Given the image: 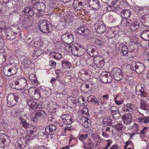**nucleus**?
<instances>
[{
	"mask_svg": "<svg viewBox=\"0 0 149 149\" xmlns=\"http://www.w3.org/2000/svg\"><path fill=\"white\" fill-rule=\"evenodd\" d=\"M45 7L44 3L42 2H38L36 3L34 7L31 6H26L22 11L23 15L32 17L35 13L34 9L39 11H43Z\"/></svg>",
	"mask_w": 149,
	"mask_h": 149,
	"instance_id": "f257e3e1",
	"label": "nucleus"
},
{
	"mask_svg": "<svg viewBox=\"0 0 149 149\" xmlns=\"http://www.w3.org/2000/svg\"><path fill=\"white\" fill-rule=\"evenodd\" d=\"M1 30L4 31L6 30V38L9 40H13L16 38V35L20 31V29L18 26H11L8 28L1 27Z\"/></svg>",
	"mask_w": 149,
	"mask_h": 149,
	"instance_id": "f03ea898",
	"label": "nucleus"
},
{
	"mask_svg": "<svg viewBox=\"0 0 149 149\" xmlns=\"http://www.w3.org/2000/svg\"><path fill=\"white\" fill-rule=\"evenodd\" d=\"M39 30L43 33H47L53 29L52 24L47 21L40 19L38 23Z\"/></svg>",
	"mask_w": 149,
	"mask_h": 149,
	"instance_id": "7ed1b4c3",
	"label": "nucleus"
},
{
	"mask_svg": "<svg viewBox=\"0 0 149 149\" xmlns=\"http://www.w3.org/2000/svg\"><path fill=\"white\" fill-rule=\"evenodd\" d=\"M20 95L17 93H10L7 96V105L12 107L15 105L19 100Z\"/></svg>",
	"mask_w": 149,
	"mask_h": 149,
	"instance_id": "20e7f679",
	"label": "nucleus"
},
{
	"mask_svg": "<svg viewBox=\"0 0 149 149\" xmlns=\"http://www.w3.org/2000/svg\"><path fill=\"white\" fill-rule=\"evenodd\" d=\"M46 116V113L43 110H36L31 115V120L36 123L39 121L40 119H44Z\"/></svg>",
	"mask_w": 149,
	"mask_h": 149,
	"instance_id": "39448f33",
	"label": "nucleus"
},
{
	"mask_svg": "<svg viewBox=\"0 0 149 149\" xmlns=\"http://www.w3.org/2000/svg\"><path fill=\"white\" fill-rule=\"evenodd\" d=\"M131 69L135 71L138 74H140L143 72L145 70L144 65L140 62L135 61L132 62L131 64Z\"/></svg>",
	"mask_w": 149,
	"mask_h": 149,
	"instance_id": "423d86ee",
	"label": "nucleus"
},
{
	"mask_svg": "<svg viewBox=\"0 0 149 149\" xmlns=\"http://www.w3.org/2000/svg\"><path fill=\"white\" fill-rule=\"evenodd\" d=\"M28 92L30 96L35 100H38L40 97L39 90L35 87L30 88Z\"/></svg>",
	"mask_w": 149,
	"mask_h": 149,
	"instance_id": "0eeeda50",
	"label": "nucleus"
},
{
	"mask_svg": "<svg viewBox=\"0 0 149 149\" xmlns=\"http://www.w3.org/2000/svg\"><path fill=\"white\" fill-rule=\"evenodd\" d=\"M61 39L64 43L70 44L73 42L74 36L72 33H68L63 34L61 36Z\"/></svg>",
	"mask_w": 149,
	"mask_h": 149,
	"instance_id": "6e6552de",
	"label": "nucleus"
},
{
	"mask_svg": "<svg viewBox=\"0 0 149 149\" xmlns=\"http://www.w3.org/2000/svg\"><path fill=\"white\" fill-rule=\"evenodd\" d=\"M111 74H113V78L115 80L119 81L122 78V71L118 68H113L111 72Z\"/></svg>",
	"mask_w": 149,
	"mask_h": 149,
	"instance_id": "1a4fd4ad",
	"label": "nucleus"
},
{
	"mask_svg": "<svg viewBox=\"0 0 149 149\" xmlns=\"http://www.w3.org/2000/svg\"><path fill=\"white\" fill-rule=\"evenodd\" d=\"M87 50L89 55L92 57H95L98 56V52L97 47L93 45H89L87 47Z\"/></svg>",
	"mask_w": 149,
	"mask_h": 149,
	"instance_id": "9d476101",
	"label": "nucleus"
},
{
	"mask_svg": "<svg viewBox=\"0 0 149 149\" xmlns=\"http://www.w3.org/2000/svg\"><path fill=\"white\" fill-rule=\"evenodd\" d=\"M77 33L85 37L89 36L90 33V31L86 27L80 26L78 28L77 30Z\"/></svg>",
	"mask_w": 149,
	"mask_h": 149,
	"instance_id": "9b49d317",
	"label": "nucleus"
},
{
	"mask_svg": "<svg viewBox=\"0 0 149 149\" xmlns=\"http://www.w3.org/2000/svg\"><path fill=\"white\" fill-rule=\"evenodd\" d=\"M89 6L92 10H97L101 6L99 1L98 0H89Z\"/></svg>",
	"mask_w": 149,
	"mask_h": 149,
	"instance_id": "f8f14e48",
	"label": "nucleus"
},
{
	"mask_svg": "<svg viewBox=\"0 0 149 149\" xmlns=\"http://www.w3.org/2000/svg\"><path fill=\"white\" fill-rule=\"evenodd\" d=\"M57 128L56 126L50 124L46 127L45 130L48 134L49 135H53L55 134Z\"/></svg>",
	"mask_w": 149,
	"mask_h": 149,
	"instance_id": "ddd939ff",
	"label": "nucleus"
},
{
	"mask_svg": "<svg viewBox=\"0 0 149 149\" xmlns=\"http://www.w3.org/2000/svg\"><path fill=\"white\" fill-rule=\"evenodd\" d=\"M97 26L96 31L99 34H101L104 33L106 31V28L103 22L101 21L98 22V23H97Z\"/></svg>",
	"mask_w": 149,
	"mask_h": 149,
	"instance_id": "4468645a",
	"label": "nucleus"
},
{
	"mask_svg": "<svg viewBox=\"0 0 149 149\" xmlns=\"http://www.w3.org/2000/svg\"><path fill=\"white\" fill-rule=\"evenodd\" d=\"M62 120L63 123L65 125H70L72 122L71 116L69 115L65 114L62 116Z\"/></svg>",
	"mask_w": 149,
	"mask_h": 149,
	"instance_id": "2eb2a0df",
	"label": "nucleus"
},
{
	"mask_svg": "<svg viewBox=\"0 0 149 149\" xmlns=\"http://www.w3.org/2000/svg\"><path fill=\"white\" fill-rule=\"evenodd\" d=\"M80 123H82V125L86 128L90 127L91 126V120L85 117H83L80 120Z\"/></svg>",
	"mask_w": 149,
	"mask_h": 149,
	"instance_id": "dca6fc26",
	"label": "nucleus"
},
{
	"mask_svg": "<svg viewBox=\"0 0 149 149\" xmlns=\"http://www.w3.org/2000/svg\"><path fill=\"white\" fill-rule=\"evenodd\" d=\"M122 118L124 123L128 124L132 121V116L130 113L122 115Z\"/></svg>",
	"mask_w": 149,
	"mask_h": 149,
	"instance_id": "f3484780",
	"label": "nucleus"
},
{
	"mask_svg": "<svg viewBox=\"0 0 149 149\" xmlns=\"http://www.w3.org/2000/svg\"><path fill=\"white\" fill-rule=\"evenodd\" d=\"M22 23L24 28H27L32 25L33 22L30 17H26L23 19Z\"/></svg>",
	"mask_w": 149,
	"mask_h": 149,
	"instance_id": "a211bd4d",
	"label": "nucleus"
},
{
	"mask_svg": "<svg viewBox=\"0 0 149 149\" xmlns=\"http://www.w3.org/2000/svg\"><path fill=\"white\" fill-rule=\"evenodd\" d=\"M80 46V45L75 43L72 45H69L68 48L70 49H71L70 50L72 54L76 56V54L77 53V50H79V48Z\"/></svg>",
	"mask_w": 149,
	"mask_h": 149,
	"instance_id": "6ab92c4d",
	"label": "nucleus"
},
{
	"mask_svg": "<svg viewBox=\"0 0 149 149\" xmlns=\"http://www.w3.org/2000/svg\"><path fill=\"white\" fill-rule=\"evenodd\" d=\"M26 102L28 106L32 109H36L37 107H39V105L33 100L31 99H27Z\"/></svg>",
	"mask_w": 149,
	"mask_h": 149,
	"instance_id": "aec40b11",
	"label": "nucleus"
},
{
	"mask_svg": "<svg viewBox=\"0 0 149 149\" xmlns=\"http://www.w3.org/2000/svg\"><path fill=\"white\" fill-rule=\"evenodd\" d=\"M43 51L40 49L36 48L34 50L32 56L33 59H37L39 56L43 54Z\"/></svg>",
	"mask_w": 149,
	"mask_h": 149,
	"instance_id": "412c9836",
	"label": "nucleus"
},
{
	"mask_svg": "<svg viewBox=\"0 0 149 149\" xmlns=\"http://www.w3.org/2000/svg\"><path fill=\"white\" fill-rule=\"evenodd\" d=\"M19 120L20 121V123L23 126L25 129L29 128L31 126V124L28 120L25 119L22 117H20Z\"/></svg>",
	"mask_w": 149,
	"mask_h": 149,
	"instance_id": "4be33fe9",
	"label": "nucleus"
},
{
	"mask_svg": "<svg viewBox=\"0 0 149 149\" xmlns=\"http://www.w3.org/2000/svg\"><path fill=\"white\" fill-rule=\"evenodd\" d=\"M83 3L79 0H74L73 2V6L74 9L78 8L77 10H80L83 7Z\"/></svg>",
	"mask_w": 149,
	"mask_h": 149,
	"instance_id": "5701e85b",
	"label": "nucleus"
},
{
	"mask_svg": "<svg viewBox=\"0 0 149 149\" xmlns=\"http://www.w3.org/2000/svg\"><path fill=\"white\" fill-rule=\"evenodd\" d=\"M139 23L137 21L131 22V25L130 26V29L132 31H135L136 30L139 29Z\"/></svg>",
	"mask_w": 149,
	"mask_h": 149,
	"instance_id": "b1692460",
	"label": "nucleus"
},
{
	"mask_svg": "<svg viewBox=\"0 0 149 149\" xmlns=\"http://www.w3.org/2000/svg\"><path fill=\"white\" fill-rule=\"evenodd\" d=\"M131 14L130 11L129 10H125L121 11L120 12L121 17L124 19H127L130 16Z\"/></svg>",
	"mask_w": 149,
	"mask_h": 149,
	"instance_id": "393cba45",
	"label": "nucleus"
},
{
	"mask_svg": "<svg viewBox=\"0 0 149 149\" xmlns=\"http://www.w3.org/2000/svg\"><path fill=\"white\" fill-rule=\"evenodd\" d=\"M108 74L106 72H103L101 73L100 76V79L101 81L104 83H107L108 80L107 77H108Z\"/></svg>",
	"mask_w": 149,
	"mask_h": 149,
	"instance_id": "a878e982",
	"label": "nucleus"
},
{
	"mask_svg": "<svg viewBox=\"0 0 149 149\" xmlns=\"http://www.w3.org/2000/svg\"><path fill=\"white\" fill-rule=\"evenodd\" d=\"M140 19L142 23H144L143 25L149 26V15H143L140 18Z\"/></svg>",
	"mask_w": 149,
	"mask_h": 149,
	"instance_id": "bb28decb",
	"label": "nucleus"
},
{
	"mask_svg": "<svg viewBox=\"0 0 149 149\" xmlns=\"http://www.w3.org/2000/svg\"><path fill=\"white\" fill-rule=\"evenodd\" d=\"M140 37L142 39L146 41L149 40V30H145L142 32Z\"/></svg>",
	"mask_w": 149,
	"mask_h": 149,
	"instance_id": "cd10ccee",
	"label": "nucleus"
},
{
	"mask_svg": "<svg viewBox=\"0 0 149 149\" xmlns=\"http://www.w3.org/2000/svg\"><path fill=\"white\" fill-rule=\"evenodd\" d=\"M124 109L123 111H130L131 110H135L136 109L135 108V105L134 104H132L130 103L127 104L125 106H124Z\"/></svg>",
	"mask_w": 149,
	"mask_h": 149,
	"instance_id": "c85d7f7f",
	"label": "nucleus"
},
{
	"mask_svg": "<svg viewBox=\"0 0 149 149\" xmlns=\"http://www.w3.org/2000/svg\"><path fill=\"white\" fill-rule=\"evenodd\" d=\"M17 81H18V83H19L22 87H23V89H25L26 88H27V86H26L27 81L25 79L21 78L17 79Z\"/></svg>",
	"mask_w": 149,
	"mask_h": 149,
	"instance_id": "c756f323",
	"label": "nucleus"
},
{
	"mask_svg": "<svg viewBox=\"0 0 149 149\" xmlns=\"http://www.w3.org/2000/svg\"><path fill=\"white\" fill-rule=\"evenodd\" d=\"M62 68L63 69H69L72 64L71 63L66 60L62 61Z\"/></svg>",
	"mask_w": 149,
	"mask_h": 149,
	"instance_id": "7c9ffc66",
	"label": "nucleus"
},
{
	"mask_svg": "<svg viewBox=\"0 0 149 149\" xmlns=\"http://www.w3.org/2000/svg\"><path fill=\"white\" fill-rule=\"evenodd\" d=\"M140 107L143 110H147L148 105L147 101L144 100H141L140 103Z\"/></svg>",
	"mask_w": 149,
	"mask_h": 149,
	"instance_id": "2f4dec72",
	"label": "nucleus"
},
{
	"mask_svg": "<svg viewBox=\"0 0 149 149\" xmlns=\"http://www.w3.org/2000/svg\"><path fill=\"white\" fill-rule=\"evenodd\" d=\"M102 135L104 137H107L109 135V133L110 131V128L107 126V127L104 126L102 128Z\"/></svg>",
	"mask_w": 149,
	"mask_h": 149,
	"instance_id": "473e14b6",
	"label": "nucleus"
},
{
	"mask_svg": "<svg viewBox=\"0 0 149 149\" xmlns=\"http://www.w3.org/2000/svg\"><path fill=\"white\" fill-rule=\"evenodd\" d=\"M6 55L5 52H0V65L3 64L6 61Z\"/></svg>",
	"mask_w": 149,
	"mask_h": 149,
	"instance_id": "72a5a7b5",
	"label": "nucleus"
},
{
	"mask_svg": "<svg viewBox=\"0 0 149 149\" xmlns=\"http://www.w3.org/2000/svg\"><path fill=\"white\" fill-rule=\"evenodd\" d=\"M136 93L138 95L141 96V97L143 98L144 97H146L147 94L144 91L143 89H142L141 90H136Z\"/></svg>",
	"mask_w": 149,
	"mask_h": 149,
	"instance_id": "f704fd0d",
	"label": "nucleus"
},
{
	"mask_svg": "<svg viewBox=\"0 0 149 149\" xmlns=\"http://www.w3.org/2000/svg\"><path fill=\"white\" fill-rule=\"evenodd\" d=\"M134 10L136 13H138L141 14H143L144 12V8L138 6H136L135 7Z\"/></svg>",
	"mask_w": 149,
	"mask_h": 149,
	"instance_id": "c9c22d12",
	"label": "nucleus"
},
{
	"mask_svg": "<svg viewBox=\"0 0 149 149\" xmlns=\"http://www.w3.org/2000/svg\"><path fill=\"white\" fill-rule=\"evenodd\" d=\"M78 49L77 50V53L76 54V56H80L83 55L84 54L85 52V50L84 48L80 47V46Z\"/></svg>",
	"mask_w": 149,
	"mask_h": 149,
	"instance_id": "e433bc0d",
	"label": "nucleus"
},
{
	"mask_svg": "<svg viewBox=\"0 0 149 149\" xmlns=\"http://www.w3.org/2000/svg\"><path fill=\"white\" fill-rule=\"evenodd\" d=\"M89 97L90 99V101L92 103H94V104H96L97 106L100 105L99 101L94 96H90Z\"/></svg>",
	"mask_w": 149,
	"mask_h": 149,
	"instance_id": "4c0bfd02",
	"label": "nucleus"
},
{
	"mask_svg": "<svg viewBox=\"0 0 149 149\" xmlns=\"http://www.w3.org/2000/svg\"><path fill=\"white\" fill-rule=\"evenodd\" d=\"M34 45L36 47H40L43 45V43L40 38L37 39L34 41Z\"/></svg>",
	"mask_w": 149,
	"mask_h": 149,
	"instance_id": "58836bf2",
	"label": "nucleus"
},
{
	"mask_svg": "<svg viewBox=\"0 0 149 149\" xmlns=\"http://www.w3.org/2000/svg\"><path fill=\"white\" fill-rule=\"evenodd\" d=\"M12 69L11 68L9 69L8 70H3L4 74L6 76H10L14 74L12 72Z\"/></svg>",
	"mask_w": 149,
	"mask_h": 149,
	"instance_id": "ea45409f",
	"label": "nucleus"
},
{
	"mask_svg": "<svg viewBox=\"0 0 149 149\" xmlns=\"http://www.w3.org/2000/svg\"><path fill=\"white\" fill-rule=\"evenodd\" d=\"M119 95H117L115 97V103L118 105H120L122 104L123 102V99L120 100Z\"/></svg>",
	"mask_w": 149,
	"mask_h": 149,
	"instance_id": "a19ab883",
	"label": "nucleus"
},
{
	"mask_svg": "<svg viewBox=\"0 0 149 149\" xmlns=\"http://www.w3.org/2000/svg\"><path fill=\"white\" fill-rule=\"evenodd\" d=\"M121 50L123 53V54L124 56L127 54L128 52V48L127 46L125 45L122 46Z\"/></svg>",
	"mask_w": 149,
	"mask_h": 149,
	"instance_id": "79ce46f5",
	"label": "nucleus"
},
{
	"mask_svg": "<svg viewBox=\"0 0 149 149\" xmlns=\"http://www.w3.org/2000/svg\"><path fill=\"white\" fill-rule=\"evenodd\" d=\"M114 127L117 129L118 132H120L122 131L123 126L121 123H118L114 125Z\"/></svg>",
	"mask_w": 149,
	"mask_h": 149,
	"instance_id": "37998d69",
	"label": "nucleus"
},
{
	"mask_svg": "<svg viewBox=\"0 0 149 149\" xmlns=\"http://www.w3.org/2000/svg\"><path fill=\"white\" fill-rule=\"evenodd\" d=\"M109 109L111 111V114H114L119 111L118 108L115 106H112L110 107Z\"/></svg>",
	"mask_w": 149,
	"mask_h": 149,
	"instance_id": "c03bdc74",
	"label": "nucleus"
},
{
	"mask_svg": "<svg viewBox=\"0 0 149 149\" xmlns=\"http://www.w3.org/2000/svg\"><path fill=\"white\" fill-rule=\"evenodd\" d=\"M47 110L48 111L52 114H55L56 112V109L53 106L49 107Z\"/></svg>",
	"mask_w": 149,
	"mask_h": 149,
	"instance_id": "a18cd8bd",
	"label": "nucleus"
},
{
	"mask_svg": "<svg viewBox=\"0 0 149 149\" xmlns=\"http://www.w3.org/2000/svg\"><path fill=\"white\" fill-rule=\"evenodd\" d=\"M87 146H88V148L90 149L92 148L93 146V142L90 139H89L87 141V142L85 143Z\"/></svg>",
	"mask_w": 149,
	"mask_h": 149,
	"instance_id": "49530a36",
	"label": "nucleus"
},
{
	"mask_svg": "<svg viewBox=\"0 0 149 149\" xmlns=\"http://www.w3.org/2000/svg\"><path fill=\"white\" fill-rule=\"evenodd\" d=\"M52 56L53 58L57 60L60 59L62 57V55L58 53H55L54 54V55H52Z\"/></svg>",
	"mask_w": 149,
	"mask_h": 149,
	"instance_id": "de8ad7c7",
	"label": "nucleus"
},
{
	"mask_svg": "<svg viewBox=\"0 0 149 149\" xmlns=\"http://www.w3.org/2000/svg\"><path fill=\"white\" fill-rule=\"evenodd\" d=\"M28 89V88H26L25 89H23L22 90H19L20 93L22 95L25 96L26 95L27 92H28V91H27Z\"/></svg>",
	"mask_w": 149,
	"mask_h": 149,
	"instance_id": "09e8293b",
	"label": "nucleus"
},
{
	"mask_svg": "<svg viewBox=\"0 0 149 149\" xmlns=\"http://www.w3.org/2000/svg\"><path fill=\"white\" fill-rule=\"evenodd\" d=\"M112 115H113V117L116 119H118L121 117V114L119 113V111Z\"/></svg>",
	"mask_w": 149,
	"mask_h": 149,
	"instance_id": "8fccbe9b",
	"label": "nucleus"
},
{
	"mask_svg": "<svg viewBox=\"0 0 149 149\" xmlns=\"http://www.w3.org/2000/svg\"><path fill=\"white\" fill-rule=\"evenodd\" d=\"M83 111L84 114L86 115L87 117H89L90 115L88 113V108L86 107H84L83 109Z\"/></svg>",
	"mask_w": 149,
	"mask_h": 149,
	"instance_id": "3c124183",
	"label": "nucleus"
},
{
	"mask_svg": "<svg viewBox=\"0 0 149 149\" xmlns=\"http://www.w3.org/2000/svg\"><path fill=\"white\" fill-rule=\"evenodd\" d=\"M102 99L103 100V101H102L101 103L102 104L105 103H106V102L105 101V100H107L109 98V96L108 95H103L102 97Z\"/></svg>",
	"mask_w": 149,
	"mask_h": 149,
	"instance_id": "603ef678",
	"label": "nucleus"
},
{
	"mask_svg": "<svg viewBox=\"0 0 149 149\" xmlns=\"http://www.w3.org/2000/svg\"><path fill=\"white\" fill-rule=\"evenodd\" d=\"M87 136L88 135L87 134L84 135L81 134L79 136V139L84 143V141L86 139Z\"/></svg>",
	"mask_w": 149,
	"mask_h": 149,
	"instance_id": "864d4df0",
	"label": "nucleus"
},
{
	"mask_svg": "<svg viewBox=\"0 0 149 149\" xmlns=\"http://www.w3.org/2000/svg\"><path fill=\"white\" fill-rule=\"evenodd\" d=\"M85 86V88H88L89 87V84H87V82H86L81 84L80 87L81 89L84 90Z\"/></svg>",
	"mask_w": 149,
	"mask_h": 149,
	"instance_id": "5fc2aeb1",
	"label": "nucleus"
},
{
	"mask_svg": "<svg viewBox=\"0 0 149 149\" xmlns=\"http://www.w3.org/2000/svg\"><path fill=\"white\" fill-rule=\"evenodd\" d=\"M16 90H19L23 89V87H22V86L20 85L19 83H18V81L16 80Z\"/></svg>",
	"mask_w": 149,
	"mask_h": 149,
	"instance_id": "6e6d98bb",
	"label": "nucleus"
},
{
	"mask_svg": "<svg viewBox=\"0 0 149 149\" xmlns=\"http://www.w3.org/2000/svg\"><path fill=\"white\" fill-rule=\"evenodd\" d=\"M49 64L51 66L54 68L56 67V63L55 61L53 60H51L49 61Z\"/></svg>",
	"mask_w": 149,
	"mask_h": 149,
	"instance_id": "4d7b16f0",
	"label": "nucleus"
},
{
	"mask_svg": "<svg viewBox=\"0 0 149 149\" xmlns=\"http://www.w3.org/2000/svg\"><path fill=\"white\" fill-rule=\"evenodd\" d=\"M4 39L2 38H0V50L4 46Z\"/></svg>",
	"mask_w": 149,
	"mask_h": 149,
	"instance_id": "13d9d810",
	"label": "nucleus"
},
{
	"mask_svg": "<svg viewBox=\"0 0 149 149\" xmlns=\"http://www.w3.org/2000/svg\"><path fill=\"white\" fill-rule=\"evenodd\" d=\"M93 139L96 142H100L101 141L100 136L98 135H95V136H94L93 137Z\"/></svg>",
	"mask_w": 149,
	"mask_h": 149,
	"instance_id": "bf43d9fd",
	"label": "nucleus"
},
{
	"mask_svg": "<svg viewBox=\"0 0 149 149\" xmlns=\"http://www.w3.org/2000/svg\"><path fill=\"white\" fill-rule=\"evenodd\" d=\"M6 142V140L4 138L0 139V147H2Z\"/></svg>",
	"mask_w": 149,
	"mask_h": 149,
	"instance_id": "052dcab7",
	"label": "nucleus"
},
{
	"mask_svg": "<svg viewBox=\"0 0 149 149\" xmlns=\"http://www.w3.org/2000/svg\"><path fill=\"white\" fill-rule=\"evenodd\" d=\"M6 123L3 121H1L0 123V129L3 130L5 128L6 126Z\"/></svg>",
	"mask_w": 149,
	"mask_h": 149,
	"instance_id": "680f3d73",
	"label": "nucleus"
},
{
	"mask_svg": "<svg viewBox=\"0 0 149 149\" xmlns=\"http://www.w3.org/2000/svg\"><path fill=\"white\" fill-rule=\"evenodd\" d=\"M108 141L107 144L105 147L103 148L105 149H107L109 146L111 145L112 141L111 140L109 139L107 141Z\"/></svg>",
	"mask_w": 149,
	"mask_h": 149,
	"instance_id": "e2e57ef3",
	"label": "nucleus"
},
{
	"mask_svg": "<svg viewBox=\"0 0 149 149\" xmlns=\"http://www.w3.org/2000/svg\"><path fill=\"white\" fill-rule=\"evenodd\" d=\"M108 77H107V79L108 81L107 83H110L112 81V77L111 76L110 74L109 73H108Z\"/></svg>",
	"mask_w": 149,
	"mask_h": 149,
	"instance_id": "0e129e2a",
	"label": "nucleus"
},
{
	"mask_svg": "<svg viewBox=\"0 0 149 149\" xmlns=\"http://www.w3.org/2000/svg\"><path fill=\"white\" fill-rule=\"evenodd\" d=\"M16 81H15L12 83H10V86L12 88L16 89Z\"/></svg>",
	"mask_w": 149,
	"mask_h": 149,
	"instance_id": "69168bd1",
	"label": "nucleus"
},
{
	"mask_svg": "<svg viewBox=\"0 0 149 149\" xmlns=\"http://www.w3.org/2000/svg\"><path fill=\"white\" fill-rule=\"evenodd\" d=\"M23 62H24V64L25 65H29L31 63V61L29 59H26L23 60Z\"/></svg>",
	"mask_w": 149,
	"mask_h": 149,
	"instance_id": "338daca9",
	"label": "nucleus"
},
{
	"mask_svg": "<svg viewBox=\"0 0 149 149\" xmlns=\"http://www.w3.org/2000/svg\"><path fill=\"white\" fill-rule=\"evenodd\" d=\"M144 123H149V117L148 116H144Z\"/></svg>",
	"mask_w": 149,
	"mask_h": 149,
	"instance_id": "774afa93",
	"label": "nucleus"
}]
</instances>
